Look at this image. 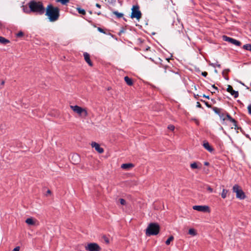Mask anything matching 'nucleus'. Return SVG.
<instances>
[{
  "mask_svg": "<svg viewBox=\"0 0 251 251\" xmlns=\"http://www.w3.org/2000/svg\"><path fill=\"white\" fill-rule=\"evenodd\" d=\"M28 5L29 8V10H25L24 8V11L27 14L33 13L36 15H42L45 13L46 8L41 1L31 0L28 3Z\"/></svg>",
  "mask_w": 251,
  "mask_h": 251,
  "instance_id": "f257e3e1",
  "label": "nucleus"
},
{
  "mask_svg": "<svg viewBox=\"0 0 251 251\" xmlns=\"http://www.w3.org/2000/svg\"><path fill=\"white\" fill-rule=\"evenodd\" d=\"M60 9L57 7H54L52 4H49L45 9V15L48 17L50 22L57 21L60 16Z\"/></svg>",
  "mask_w": 251,
  "mask_h": 251,
  "instance_id": "f03ea898",
  "label": "nucleus"
},
{
  "mask_svg": "<svg viewBox=\"0 0 251 251\" xmlns=\"http://www.w3.org/2000/svg\"><path fill=\"white\" fill-rule=\"evenodd\" d=\"M160 229V226L157 223H151L146 230V234L147 236L156 235L159 233Z\"/></svg>",
  "mask_w": 251,
  "mask_h": 251,
  "instance_id": "7ed1b4c3",
  "label": "nucleus"
},
{
  "mask_svg": "<svg viewBox=\"0 0 251 251\" xmlns=\"http://www.w3.org/2000/svg\"><path fill=\"white\" fill-rule=\"evenodd\" d=\"M131 10L130 17L132 19L135 18L139 21L142 17V13L139 9V6L138 5H133Z\"/></svg>",
  "mask_w": 251,
  "mask_h": 251,
  "instance_id": "20e7f679",
  "label": "nucleus"
},
{
  "mask_svg": "<svg viewBox=\"0 0 251 251\" xmlns=\"http://www.w3.org/2000/svg\"><path fill=\"white\" fill-rule=\"evenodd\" d=\"M70 108L75 113L79 114V116L86 117L88 116V112L85 108H83L78 105H71Z\"/></svg>",
  "mask_w": 251,
  "mask_h": 251,
  "instance_id": "39448f33",
  "label": "nucleus"
},
{
  "mask_svg": "<svg viewBox=\"0 0 251 251\" xmlns=\"http://www.w3.org/2000/svg\"><path fill=\"white\" fill-rule=\"evenodd\" d=\"M86 250L88 251H100L101 248L96 243H90L85 246Z\"/></svg>",
  "mask_w": 251,
  "mask_h": 251,
  "instance_id": "423d86ee",
  "label": "nucleus"
},
{
  "mask_svg": "<svg viewBox=\"0 0 251 251\" xmlns=\"http://www.w3.org/2000/svg\"><path fill=\"white\" fill-rule=\"evenodd\" d=\"M193 209L200 212H210L209 207L207 205H194Z\"/></svg>",
  "mask_w": 251,
  "mask_h": 251,
  "instance_id": "0eeeda50",
  "label": "nucleus"
},
{
  "mask_svg": "<svg viewBox=\"0 0 251 251\" xmlns=\"http://www.w3.org/2000/svg\"><path fill=\"white\" fill-rule=\"evenodd\" d=\"M247 198L245 192L242 190L240 186L236 185V198L240 200H244Z\"/></svg>",
  "mask_w": 251,
  "mask_h": 251,
  "instance_id": "6e6552de",
  "label": "nucleus"
},
{
  "mask_svg": "<svg viewBox=\"0 0 251 251\" xmlns=\"http://www.w3.org/2000/svg\"><path fill=\"white\" fill-rule=\"evenodd\" d=\"M71 161L74 164H77L80 161V157L77 153L73 154L70 158Z\"/></svg>",
  "mask_w": 251,
  "mask_h": 251,
  "instance_id": "1a4fd4ad",
  "label": "nucleus"
},
{
  "mask_svg": "<svg viewBox=\"0 0 251 251\" xmlns=\"http://www.w3.org/2000/svg\"><path fill=\"white\" fill-rule=\"evenodd\" d=\"M91 146L93 148H94L99 153H102L104 151L103 148H101L99 144L96 142H93L91 143Z\"/></svg>",
  "mask_w": 251,
  "mask_h": 251,
  "instance_id": "9d476101",
  "label": "nucleus"
},
{
  "mask_svg": "<svg viewBox=\"0 0 251 251\" xmlns=\"http://www.w3.org/2000/svg\"><path fill=\"white\" fill-rule=\"evenodd\" d=\"M83 56L85 61L88 64V65L90 66H93V64L90 59V54L88 53L85 52L83 53Z\"/></svg>",
  "mask_w": 251,
  "mask_h": 251,
  "instance_id": "9b49d317",
  "label": "nucleus"
},
{
  "mask_svg": "<svg viewBox=\"0 0 251 251\" xmlns=\"http://www.w3.org/2000/svg\"><path fill=\"white\" fill-rule=\"evenodd\" d=\"M223 40L231 44L235 45V39L228 37L226 35H223L222 36Z\"/></svg>",
  "mask_w": 251,
  "mask_h": 251,
  "instance_id": "f8f14e48",
  "label": "nucleus"
},
{
  "mask_svg": "<svg viewBox=\"0 0 251 251\" xmlns=\"http://www.w3.org/2000/svg\"><path fill=\"white\" fill-rule=\"evenodd\" d=\"M203 146L204 148L209 152H211L214 151V149L209 145V143L207 141L203 142Z\"/></svg>",
  "mask_w": 251,
  "mask_h": 251,
  "instance_id": "ddd939ff",
  "label": "nucleus"
},
{
  "mask_svg": "<svg viewBox=\"0 0 251 251\" xmlns=\"http://www.w3.org/2000/svg\"><path fill=\"white\" fill-rule=\"evenodd\" d=\"M134 166V165L132 163H125L121 165V168L125 170H128L129 168H133Z\"/></svg>",
  "mask_w": 251,
  "mask_h": 251,
  "instance_id": "4468645a",
  "label": "nucleus"
},
{
  "mask_svg": "<svg viewBox=\"0 0 251 251\" xmlns=\"http://www.w3.org/2000/svg\"><path fill=\"white\" fill-rule=\"evenodd\" d=\"M124 80H125V82H126V83L127 84V85H128V86L133 85V80L132 78L129 77L127 76H126L124 77Z\"/></svg>",
  "mask_w": 251,
  "mask_h": 251,
  "instance_id": "2eb2a0df",
  "label": "nucleus"
},
{
  "mask_svg": "<svg viewBox=\"0 0 251 251\" xmlns=\"http://www.w3.org/2000/svg\"><path fill=\"white\" fill-rule=\"evenodd\" d=\"M226 91L230 93L231 95L234 96V98H235V91L233 90L232 87L231 85H228L227 86Z\"/></svg>",
  "mask_w": 251,
  "mask_h": 251,
  "instance_id": "dca6fc26",
  "label": "nucleus"
},
{
  "mask_svg": "<svg viewBox=\"0 0 251 251\" xmlns=\"http://www.w3.org/2000/svg\"><path fill=\"white\" fill-rule=\"evenodd\" d=\"M226 121H227L231 123H233L234 124V125L235 126V120L232 118L228 113H226Z\"/></svg>",
  "mask_w": 251,
  "mask_h": 251,
  "instance_id": "f3484780",
  "label": "nucleus"
},
{
  "mask_svg": "<svg viewBox=\"0 0 251 251\" xmlns=\"http://www.w3.org/2000/svg\"><path fill=\"white\" fill-rule=\"evenodd\" d=\"M0 43L3 44H6L10 43V41L3 37L0 36Z\"/></svg>",
  "mask_w": 251,
  "mask_h": 251,
  "instance_id": "a211bd4d",
  "label": "nucleus"
},
{
  "mask_svg": "<svg viewBox=\"0 0 251 251\" xmlns=\"http://www.w3.org/2000/svg\"><path fill=\"white\" fill-rule=\"evenodd\" d=\"M25 223L29 225H35V222L32 218H27L25 220Z\"/></svg>",
  "mask_w": 251,
  "mask_h": 251,
  "instance_id": "6ab92c4d",
  "label": "nucleus"
},
{
  "mask_svg": "<svg viewBox=\"0 0 251 251\" xmlns=\"http://www.w3.org/2000/svg\"><path fill=\"white\" fill-rule=\"evenodd\" d=\"M228 193V190L223 189L221 194V196L223 199H225L226 197V195Z\"/></svg>",
  "mask_w": 251,
  "mask_h": 251,
  "instance_id": "aec40b11",
  "label": "nucleus"
},
{
  "mask_svg": "<svg viewBox=\"0 0 251 251\" xmlns=\"http://www.w3.org/2000/svg\"><path fill=\"white\" fill-rule=\"evenodd\" d=\"M113 13L118 18H121L123 17L124 14L121 13H119L117 11H115L113 12Z\"/></svg>",
  "mask_w": 251,
  "mask_h": 251,
  "instance_id": "412c9836",
  "label": "nucleus"
},
{
  "mask_svg": "<svg viewBox=\"0 0 251 251\" xmlns=\"http://www.w3.org/2000/svg\"><path fill=\"white\" fill-rule=\"evenodd\" d=\"M243 48L246 50L251 51V44H247L243 46Z\"/></svg>",
  "mask_w": 251,
  "mask_h": 251,
  "instance_id": "4be33fe9",
  "label": "nucleus"
},
{
  "mask_svg": "<svg viewBox=\"0 0 251 251\" xmlns=\"http://www.w3.org/2000/svg\"><path fill=\"white\" fill-rule=\"evenodd\" d=\"M174 239V236L171 235L169 237V238L166 241L165 243L167 245H170L171 241H173Z\"/></svg>",
  "mask_w": 251,
  "mask_h": 251,
  "instance_id": "5701e85b",
  "label": "nucleus"
},
{
  "mask_svg": "<svg viewBox=\"0 0 251 251\" xmlns=\"http://www.w3.org/2000/svg\"><path fill=\"white\" fill-rule=\"evenodd\" d=\"M70 0H56L57 2H60L62 5H67Z\"/></svg>",
  "mask_w": 251,
  "mask_h": 251,
  "instance_id": "b1692460",
  "label": "nucleus"
},
{
  "mask_svg": "<svg viewBox=\"0 0 251 251\" xmlns=\"http://www.w3.org/2000/svg\"><path fill=\"white\" fill-rule=\"evenodd\" d=\"M188 233L189 234L193 235V236H195L197 234L196 231L195 229H194V228H190L189 230Z\"/></svg>",
  "mask_w": 251,
  "mask_h": 251,
  "instance_id": "393cba45",
  "label": "nucleus"
},
{
  "mask_svg": "<svg viewBox=\"0 0 251 251\" xmlns=\"http://www.w3.org/2000/svg\"><path fill=\"white\" fill-rule=\"evenodd\" d=\"M77 10L79 14H82L83 15L86 14V12H85V10L83 9H82V8L79 7V8H77Z\"/></svg>",
  "mask_w": 251,
  "mask_h": 251,
  "instance_id": "a878e982",
  "label": "nucleus"
},
{
  "mask_svg": "<svg viewBox=\"0 0 251 251\" xmlns=\"http://www.w3.org/2000/svg\"><path fill=\"white\" fill-rule=\"evenodd\" d=\"M226 113L225 114V113L221 112L219 114V116H220L221 119L223 120V121H226Z\"/></svg>",
  "mask_w": 251,
  "mask_h": 251,
  "instance_id": "bb28decb",
  "label": "nucleus"
},
{
  "mask_svg": "<svg viewBox=\"0 0 251 251\" xmlns=\"http://www.w3.org/2000/svg\"><path fill=\"white\" fill-rule=\"evenodd\" d=\"M190 166L192 169H197L198 168V165L196 162L191 163Z\"/></svg>",
  "mask_w": 251,
  "mask_h": 251,
  "instance_id": "cd10ccee",
  "label": "nucleus"
},
{
  "mask_svg": "<svg viewBox=\"0 0 251 251\" xmlns=\"http://www.w3.org/2000/svg\"><path fill=\"white\" fill-rule=\"evenodd\" d=\"M24 33L23 31H20L16 34L17 37H22L24 36Z\"/></svg>",
  "mask_w": 251,
  "mask_h": 251,
  "instance_id": "c85d7f7f",
  "label": "nucleus"
},
{
  "mask_svg": "<svg viewBox=\"0 0 251 251\" xmlns=\"http://www.w3.org/2000/svg\"><path fill=\"white\" fill-rule=\"evenodd\" d=\"M229 71L228 70H225L224 71H223V76L225 78V79H228V78L227 77H226V75L227 73V72Z\"/></svg>",
  "mask_w": 251,
  "mask_h": 251,
  "instance_id": "c756f323",
  "label": "nucleus"
},
{
  "mask_svg": "<svg viewBox=\"0 0 251 251\" xmlns=\"http://www.w3.org/2000/svg\"><path fill=\"white\" fill-rule=\"evenodd\" d=\"M213 110L215 111V113L218 114L219 115L221 113V109L217 107H214Z\"/></svg>",
  "mask_w": 251,
  "mask_h": 251,
  "instance_id": "7c9ffc66",
  "label": "nucleus"
},
{
  "mask_svg": "<svg viewBox=\"0 0 251 251\" xmlns=\"http://www.w3.org/2000/svg\"><path fill=\"white\" fill-rule=\"evenodd\" d=\"M119 201L122 205H125L126 204V201L124 199H120Z\"/></svg>",
  "mask_w": 251,
  "mask_h": 251,
  "instance_id": "2f4dec72",
  "label": "nucleus"
},
{
  "mask_svg": "<svg viewBox=\"0 0 251 251\" xmlns=\"http://www.w3.org/2000/svg\"><path fill=\"white\" fill-rule=\"evenodd\" d=\"M83 248V246L82 245H78L76 248V250L78 251H83L82 250Z\"/></svg>",
  "mask_w": 251,
  "mask_h": 251,
  "instance_id": "473e14b6",
  "label": "nucleus"
},
{
  "mask_svg": "<svg viewBox=\"0 0 251 251\" xmlns=\"http://www.w3.org/2000/svg\"><path fill=\"white\" fill-rule=\"evenodd\" d=\"M175 126L172 125H170L168 126V128L170 130L173 131L175 129Z\"/></svg>",
  "mask_w": 251,
  "mask_h": 251,
  "instance_id": "72a5a7b5",
  "label": "nucleus"
},
{
  "mask_svg": "<svg viewBox=\"0 0 251 251\" xmlns=\"http://www.w3.org/2000/svg\"><path fill=\"white\" fill-rule=\"evenodd\" d=\"M103 239H104L105 242L106 244H109V239L106 236H105V235L103 236Z\"/></svg>",
  "mask_w": 251,
  "mask_h": 251,
  "instance_id": "f704fd0d",
  "label": "nucleus"
},
{
  "mask_svg": "<svg viewBox=\"0 0 251 251\" xmlns=\"http://www.w3.org/2000/svg\"><path fill=\"white\" fill-rule=\"evenodd\" d=\"M201 100V101H202V102H204L205 104L206 105V106H207V107H211V105H210V104H209L208 103V102L205 101H204V100Z\"/></svg>",
  "mask_w": 251,
  "mask_h": 251,
  "instance_id": "c9c22d12",
  "label": "nucleus"
},
{
  "mask_svg": "<svg viewBox=\"0 0 251 251\" xmlns=\"http://www.w3.org/2000/svg\"><path fill=\"white\" fill-rule=\"evenodd\" d=\"M211 65L212 66H213V67H219V68H220L221 67V65L220 64H211Z\"/></svg>",
  "mask_w": 251,
  "mask_h": 251,
  "instance_id": "e433bc0d",
  "label": "nucleus"
},
{
  "mask_svg": "<svg viewBox=\"0 0 251 251\" xmlns=\"http://www.w3.org/2000/svg\"><path fill=\"white\" fill-rule=\"evenodd\" d=\"M98 30L101 33H105L104 29L100 27H98Z\"/></svg>",
  "mask_w": 251,
  "mask_h": 251,
  "instance_id": "4c0bfd02",
  "label": "nucleus"
},
{
  "mask_svg": "<svg viewBox=\"0 0 251 251\" xmlns=\"http://www.w3.org/2000/svg\"><path fill=\"white\" fill-rule=\"evenodd\" d=\"M248 112L251 115V103L248 106Z\"/></svg>",
  "mask_w": 251,
  "mask_h": 251,
  "instance_id": "58836bf2",
  "label": "nucleus"
},
{
  "mask_svg": "<svg viewBox=\"0 0 251 251\" xmlns=\"http://www.w3.org/2000/svg\"><path fill=\"white\" fill-rule=\"evenodd\" d=\"M5 83V81L4 80H2L0 82V89H2L3 87V85Z\"/></svg>",
  "mask_w": 251,
  "mask_h": 251,
  "instance_id": "ea45409f",
  "label": "nucleus"
},
{
  "mask_svg": "<svg viewBox=\"0 0 251 251\" xmlns=\"http://www.w3.org/2000/svg\"><path fill=\"white\" fill-rule=\"evenodd\" d=\"M207 191H208L209 192H213V189L209 186H207Z\"/></svg>",
  "mask_w": 251,
  "mask_h": 251,
  "instance_id": "a19ab883",
  "label": "nucleus"
},
{
  "mask_svg": "<svg viewBox=\"0 0 251 251\" xmlns=\"http://www.w3.org/2000/svg\"><path fill=\"white\" fill-rule=\"evenodd\" d=\"M20 248L19 246H17L16 247H15L13 250L12 251H20Z\"/></svg>",
  "mask_w": 251,
  "mask_h": 251,
  "instance_id": "79ce46f5",
  "label": "nucleus"
},
{
  "mask_svg": "<svg viewBox=\"0 0 251 251\" xmlns=\"http://www.w3.org/2000/svg\"><path fill=\"white\" fill-rule=\"evenodd\" d=\"M201 75L202 76L206 77L208 73L206 72H202Z\"/></svg>",
  "mask_w": 251,
  "mask_h": 251,
  "instance_id": "37998d69",
  "label": "nucleus"
},
{
  "mask_svg": "<svg viewBox=\"0 0 251 251\" xmlns=\"http://www.w3.org/2000/svg\"><path fill=\"white\" fill-rule=\"evenodd\" d=\"M197 107L199 108H202L201 105L199 102H197Z\"/></svg>",
  "mask_w": 251,
  "mask_h": 251,
  "instance_id": "c03bdc74",
  "label": "nucleus"
},
{
  "mask_svg": "<svg viewBox=\"0 0 251 251\" xmlns=\"http://www.w3.org/2000/svg\"><path fill=\"white\" fill-rule=\"evenodd\" d=\"M241 45V43L240 41L236 40V46H240Z\"/></svg>",
  "mask_w": 251,
  "mask_h": 251,
  "instance_id": "a18cd8bd",
  "label": "nucleus"
},
{
  "mask_svg": "<svg viewBox=\"0 0 251 251\" xmlns=\"http://www.w3.org/2000/svg\"><path fill=\"white\" fill-rule=\"evenodd\" d=\"M232 190L233 192H235V190H236V188H235V185L233 186Z\"/></svg>",
  "mask_w": 251,
  "mask_h": 251,
  "instance_id": "49530a36",
  "label": "nucleus"
},
{
  "mask_svg": "<svg viewBox=\"0 0 251 251\" xmlns=\"http://www.w3.org/2000/svg\"><path fill=\"white\" fill-rule=\"evenodd\" d=\"M232 190L233 192H235V190H236V188H235V185L233 186Z\"/></svg>",
  "mask_w": 251,
  "mask_h": 251,
  "instance_id": "de8ad7c7",
  "label": "nucleus"
},
{
  "mask_svg": "<svg viewBox=\"0 0 251 251\" xmlns=\"http://www.w3.org/2000/svg\"><path fill=\"white\" fill-rule=\"evenodd\" d=\"M51 193V191L50 190H48V191H47V194L46 195H47L48 194H50Z\"/></svg>",
  "mask_w": 251,
  "mask_h": 251,
  "instance_id": "09e8293b",
  "label": "nucleus"
},
{
  "mask_svg": "<svg viewBox=\"0 0 251 251\" xmlns=\"http://www.w3.org/2000/svg\"><path fill=\"white\" fill-rule=\"evenodd\" d=\"M96 6L99 8L101 7V5L99 3H96Z\"/></svg>",
  "mask_w": 251,
  "mask_h": 251,
  "instance_id": "8fccbe9b",
  "label": "nucleus"
},
{
  "mask_svg": "<svg viewBox=\"0 0 251 251\" xmlns=\"http://www.w3.org/2000/svg\"><path fill=\"white\" fill-rule=\"evenodd\" d=\"M203 97L206 98H207V99H209V96H206V95H203Z\"/></svg>",
  "mask_w": 251,
  "mask_h": 251,
  "instance_id": "3c124183",
  "label": "nucleus"
},
{
  "mask_svg": "<svg viewBox=\"0 0 251 251\" xmlns=\"http://www.w3.org/2000/svg\"><path fill=\"white\" fill-rule=\"evenodd\" d=\"M212 87L214 88L216 90H218V88L215 86V85H212Z\"/></svg>",
  "mask_w": 251,
  "mask_h": 251,
  "instance_id": "603ef678",
  "label": "nucleus"
},
{
  "mask_svg": "<svg viewBox=\"0 0 251 251\" xmlns=\"http://www.w3.org/2000/svg\"><path fill=\"white\" fill-rule=\"evenodd\" d=\"M150 49V47H148L147 48H146V49L145 50L146 51H147V50H149Z\"/></svg>",
  "mask_w": 251,
  "mask_h": 251,
  "instance_id": "864d4df0",
  "label": "nucleus"
},
{
  "mask_svg": "<svg viewBox=\"0 0 251 251\" xmlns=\"http://www.w3.org/2000/svg\"><path fill=\"white\" fill-rule=\"evenodd\" d=\"M209 165V163L207 162H204V165H206V166H207Z\"/></svg>",
  "mask_w": 251,
  "mask_h": 251,
  "instance_id": "5fc2aeb1",
  "label": "nucleus"
},
{
  "mask_svg": "<svg viewBox=\"0 0 251 251\" xmlns=\"http://www.w3.org/2000/svg\"><path fill=\"white\" fill-rule=\"evenodd\" d=\"M161 64L162 65V66H163V67H165V69H166V68H167V67H168L167 66H166V65H164L162 64L161 63Z\"/></svg>",
  "mask_w": 251,
  "mask_h": 251,
  "instance_id": "6e6d98bb",
  "label": "nucleus"
},
{
  "mask_svg": "<svg viewBox=\"0 0 251 251\" xmlns=\"http://www.w3.org/2000/svg\"><path fill=\"white\" fill-rule=\"evenodd\" d=\"M238 92L237 91H236V98H237L238 97Z\"/></svg>",
  "mask_w": 251,
  "mask_h": 251,
  "instance_id": "4d7b16f0",
  "label": "nucleus"
},
{
  "mask_svg": "<svg viewBox=\"0 0 251 251\" xmlns=\"http://www.w3.org/2000/svg\"><path fill=\"white\" fill-rule=\"evenodd\" d=\"M2 24H1V23L0 22V28H1L2 27Z\"/></svg>",
  "mask_w": 251,
  "mask_h": 251,
  "instance_id": "13d9d810",
  "label": "nucleus"
},
{
  "mask_svg": "<svg viewBox=\"0 0 251 251\" xmlns=\"http://www.w3.org/2000/svg\"><path fill=\"white\" fill-rule=\"evenodd\" d=\"M97 14L98 15H101V12H97Z\"/></svg>",
  "mask_w": 251,
  "mask_h": 251,
  "instance_id": "bf43d9fd",
  "label": "nucleus"
},
{
  "mask_svg": "<svg viewBox=\"0 0 251 251\" xmlns=\"http://www.w3.org/2000/svg\"><path fill=\"white\" fill-rule=\"evenodd\" d=\"M236 129H239V127H238L237 125H236Z\"/></svg>",
  "mask_w": 251,
  "mask_h": 251,
  "instance_id": "052dcab7",
  "label": "nucleus"
},
{
  "mask_svg": "<svg viewBox=\"0 0 251 251\" xmlns=\"http://www.w3.org/2000/svg\"><path fill=\"white\" fill-rule=\"evenodd\" d=\"M237 101L238 102H239V103H241V101H240L239 100H237Z\"/></svg>",
  "mask_w": 251,
  "mask_h": 251,
  "instance_id": "680f3d73",
  "label": "nucleus"
},
{
  "mask_svg": "<svg viewBox=\"0 0 251 251\" xmlns=\"http://www.w3.org/2000/svg\"><path fill=\"white\" fill-rule=\"evenodd\" d=\"M166 60H167V61L169 62V61L170 59L166 58Z\"/></svg>",
  "mask_w": 251,
  "mask_h": 251,
  "instance_id": "e2e57ef3",
  "label": "nucleus"
},
{
  "mask_svg": "<svg viewBox=\"0 0 251 251\" xmlns=\"http://www.w3.org/2000/svg\"><path fill=\"white\" fill-rule=\"evenodd\" d=\"M250 91H251V89H250Z\"/></svg>",
  "mask_w": 251,
  "mask_h": 251,
  "instance_id": "0e129e2a",
  "label": "nucleus"
}]
</instances>
